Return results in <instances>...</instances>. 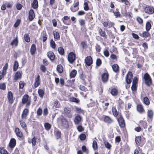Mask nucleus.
<instances>
[{"label":"nucleus","instance_id":"33","mask_svg":"<svg viewBox=\"0 0 154 154\" xmlns=\"http://www.w3.org/2000/svg\"><path fill=\"white\" fill-rule=\"evenodd\" d=\"M57 70L58 72L60 73H62L63 70V68L61 65H58L57 66Z\"/></svg>","mask_w":154,"mask_h":154},{"label":"nucleus","instance_id":"4","mask_svg":"<svg viewBox=\"0 0 154 154\" xmlns=\"http://www.w3.org/2000/svg\"><path fill=\"white\" fill-rule=\"evenodd\" d=\"M75 58V55L73 53L71 52L69 54L68 59L69 63H72L74 61Z\"/></svg>","mask_w":154,"mask_h":154},{"label":"nucleus","instance_id":"31","mask_svg":"<svg viewBox=\"0 0 154 154\" xmlns=\"http://www.w3.org/2000/svg\"><path fill=\"white\" fill-rule=\"evenodd\" d=\"M112 69L114 72H117L119 70V66L117 64L113 65L112 66Z\"/></svg>","mask_w":154,"mask_h":154},{"label":"nucleus","instance_id":"56","mask_svg":"<svg viewBox=\"0 0 154 154\" xmlns=\"http://www.w3.org/2000/svg\"><path fill=\"white\" fill-rule=\"evenodd\" d=\"M43 114L44 116H46L48 114V109L47 108H45L44 109Z\"/></svg>","mask_w":154,"mask_h":154},{"label":"nucleus","instance_id":"22","mask_svg":"<svg viewBox=\"0 0 154 154\" xmlns=\"http://www.w3.org/2000/svg\"><path fill=\"white\" fill-rule=\"evenodd\" d=\"M118 90L115 88L112 89L110 91L111 94L113 96H116L118 94Z\"/></svg>","mask_w":154,"mask_h":154},{"label":"nucleus","instance_id":"50","mask_svg":"<svg viewBox=\"0 0 154 154\" xmlns=\"http://www.w3.org/2000/svg\"><path fill=\"white\" fill-rule=\"evenodd\" d=\"M42 110L41 108H39L37 112V114L38 116H40L42 114Z\"/></svg>","mask_w":154,"mask_h":154},{"label":"nucleus","instance_id":"47","mask_svg":"<svg viewBox=\"0 0 154 154\" xmlns=\"http://www.w3.org/2000/svg\"><path fill=\"white\" fill-rule=\"evenodd\" d=\"M24 85V83L23 81H21L19 82V88H20L22 89Z\"/></svg>","mask_w":154,"mask_h":154},{"label":"nucleus","instance_id":"48","mask_svg":"<svg viewBox=\"0 0 154 154\" xmlns=\"http://www.w3.org/2000/svg\"><path fill=\"white\" fill-rule=\"evenodd\" d=\"M138 82V79L136 77H134L133 80L132 84L136 85Z\"/></svg>","mask_w":154,"mask_h":154},{"label":"nucleus","instance_id":"13","mask_svg":"<svg viewBox=\"0 0 154 154\" xmlns=\"http://www.w3.org/2000/svg\"><path fill=\"white\" fill-rule=\"evenodd\" d=\"M40 76L38 75L35 79L34 83V87L35 88L37 87L40 85Z\"/></svg>","mask_w":154,"mask_h":154},{"label":"nucleus","instance_id":"15","mask_svg":"<svg viewBox=\"0 0 154 154\" xmlns=\"http://www.w3.org/2000/svg\"><path fill=\"white\" fill-rule=\"evenodd\" d=\"M16 140L14 138H12L11 139L9 143L10 147L11 148H14L16 145Z\"/></svg>","mask_w":154,"mask_h":154},{"label":"nucleus","instance_id":"18","mask_svg":"<svg viewBox=\"0 0 154 154\" xmlns=\"http://www.w3.org/2000/svg\"><path fill=\"white\" fill-rule=\"evenodd\" d=\"M112 113L115 117H117L119 114V112L117 111L116 108L115 106H112Z\"/></svg>","mask_w":154,"mask_h":154},{"label":"nucleus","instance_id":"37","mask_svg":"<svg viewBox=\"0 0 154 154\" xmlns=\"http://www.w3.org/2000/svg\"><path fill=\"white\" fill-rule=\"evenodd\" d=\"M24 38L25 40L27 42H29L30 41V39L28 34H25L24 35Z\"/></svg>","mask_w":154,"mask_h":154},{"label":"nucleus","instance_id":"6","mask_svg":"<svg viewBox=\"0 0 154 154\" xmlns=\"http://www.w3.org/2000/svg\"><path fill=\"white\" fill-rule=\"evenodd\" d=\"M133 74L132 73L129 72H128L126 77V82L128 84H130L132 82V79Z\"/></svg>","mask_w":154,"mask_h":154},{"label":"nucleus","instance_id":"20","mask_svg":"<svg viewBox=\"0 0 154 154\" xmlns=\"http://www.w3.org/2000/svg\"><path fill=\"white\" fill-rule=\"evenodd\" d=\"M15 132L16 134L17 137H21L23 136V134L21 131L18 128H16L15 129Z\"/></svg>","mask_w":154,"mask_h":154},{"label":"nucleus","instance_id":"10","mask_svg":"<svg viewBox=\"0 0 154 154\" xmlns=\"http://www.w3.org/2000/svg\"><path fill=\"white\" fill-rule=\"evenodd\" d=\"M35 17V15L33 10H30L29 13V19L30 21H32Z\"/></svg>","mask_w":154,"mask_h":154},{"label":"nucleus","instance_id":"46","mask_svg":"<svg viewBox=\"0 0 154 154\" xmlns=\"http://www.w3.org/2000/svg\"><path fill=\"white\" fill-rule=\"evenodd\" d=\"M79 137L80 140H84L86 137V135L83 134H81L79 136Z\"/></svg>","mask_w":154,"mask_h":154},{"label":"nucleus","instance_id":"7","mask_svg":"<svg viewBox=\"0 0 154 154\" xmlns=\"http://www.w3.org/2000/svg\"><path fill=\"white\" fill-rule=\"evenodd\" d=\"M144 11L146 13L149 14H152L154 12V9L152 7L149 6L146 7Z\"/></svg>","mask_w":154,"mask_h":154},{"label":"nucleus","instance_id":"49","mask_svg":"<svg viewBox=\"0 0 154 154\" xmlns=\"http://www.w3.org/2000/svg\"><path fill=\"white\" fill-rule=\"evenodd\" d=\"M6 88V85L5 83L0 84V89L4 90Z\"/></svg>","mask_w":154,"mask_h":154},{"label":"nucleus","instance_id":"26","mask_svg":"<svg viewBox=\"0 0 154 154\" xmlns=\"http://www.w3.org/2000/svg\"><path fill=\"white\" fill-rule=\"evenodd\" d=\"M36 51V46L35 45L33 44L31 46L30 49V52L31 54H34Z\"/></svg>","mask_w":154,"mask_h":154},{"label":"nucleus","instance_id":"42","mask_svg":"<svg viewBox=\"0 0 154 154\" xmlns=\"http://www.w3.org/2000/svg\"><path fill=\"white\" fill-rule=\"evenodd\" d=\"M58 51L59 53L61 55H63L64 53V50L62 47H59L58 48Z\"/></svg>","mask_w":154,"mask_h":154},{"label":"nucleus","instance_id":"8","mask_svg":"<svg viewBox=\"0 0 154 154\" xmlns=\"http://www.w3.org/2000/svg\"><path fill=\"white\" fill-rule=\"evenodd\" d=\"M7 96L9 103L11 104L12 103L14 102V100L13 94L11 91L8 92Z\"/></svg>","mask_w":154,"mask_h":154},{"label":"nucleus","instance_id":"55","mask_svg":"<svg viewBox=\"0 0 154 154\" xmlns=\"http://www.w3.org/2000/svg\"><path fill=\"white\" fill-rule=\"evenodd\" d=\"M96 63L97 66H100L101 64V60L100 59H97Z\"/></svg>","mask_w":154,"mask_h":154},{"label":"nucleus","instance_id":"35","mask_svg":"<svg viewBox=\"0 0 154 154\" xmlns=\"http://www.w3.org/2000/svg\"><path fill=\"white\" fill-rule=\"evenodd\" d=\"M151 28V24L149 22H147L146 25V29L147 31H149Z\"/></svg>","mask_w":154,"mask_h":154},{"label":"nucleus","instance_id":"27","mask_svg":"<svg viewBox=\"0 0 154 154\" xmlns=\"http://www.w3.org/2000/svg\"><path fill=\"white\" fill-rule=\"evenodd\" d=\"M104 144L105 147L108 149H111L112 146L109 143L108 141H104Z\"/></svg>","mask_w":154,"mask_h":154},{"label":"nucleus","instance_id":"59","mask_svg":"<svg viewBox=\"0 0 154 154\" xmlns=\"http://www.w3.org/2000/svg\"><path fill=\"white\" fill-rule=\"evenodd\" d=\"M101 48L98 44H97L96 46V49L97 51L99 52L100 51Z\"/></svg>","mask_w":154,"mask_h":154},{"label":"nucleus","instance_id":"52","mask_svg":"<svg viewBox=\"0 0 154 154\" xmlns=\"http://www.w3.org/2000/svg\"><path fill=\"white\" fill-rule=\"evenodd\" d=\"M20 22V20H17L15 23L14 24V26L15 28H17L19 25Z\"/></svg>","mask_w":154,"mask_h":154},{"label":"nucleus","instance_id":"40","mask_svg":"<svg viewBox=\"0 0 154 154\" xmlns=\"http://www.w3.org/2000/svg\"><path fill=\"white\" fill-rule=\"evenodd\" d=\"M19 66L18 65V62L17 61H15L14 62V67H13V70L14 71H16L18 68V66Z\"/></svg>","mask_w":154,"mask_h":154},{"label":"nucleus","instance_id":"3","mask_svg":"<svg viewBox=\"0 0 154 154\" xmlns=\"http://www.w3.org/2000/svg\"><path fill=\"white\" fill-rule=\"evenodd\" d=\"M63 110L64 114L66 115L68 118H71L72 117V115L70 113V109L68 107H64Z\"/></svg>","mask_w":154,"mask_h":154},{"label":"nucleus","instance_id":"44","mask_svg":"<svg viewBox=\"0 0 154 154\" xmlns=\"http://www.w3.org/2000/svg\"><path fill=\"white\" fill-rule=\"evenodd\" d=\"M8 68V63H6L5 66L3 67V72L5 73L6 74L7 70V69Z\"/></svg>","mask_w":154,"mask_h":154},{"label":"nucleus","instance_id":"12","mask_svg":"<svg viewBox=\"0 0 154 154\" xmlns=\"http://www.w3.org/2000/svg\"><path fill=\"white\" fill-rule=\"evenodd\" d=\"M82 118L79 115L76 116L74 119V122L75 124L78 125L81 121Z\"/></svg>","mask_w":154,"mask_h":154},{"label":"nucleus","instance_id":"53","mask_svg":"<svg viewBox=\"0 0 154 154\" xmlns=\"http://www.w3.org/2000/svg\"><path fill=\"white\" fill-rule=\"evenodd\" d=\"M32 145L33 146L35 145L36 143V138L34 137L32 139Z\"/></svg>","mask_w":154,"mask_h":154},{"label":"nucleus","instance_id":"43","mask_svg":"<svg viewBox=\"0 0 154 154\" xmlns=\"http://www.w3.org/2000/svg\"><path fill=\"white\" fill-rule=\"evenodd\" d=\"M92 146L94 150L97 149V143L96 141H93L92 144Z\"/></svg>","mask_w":154,"mask_h":154},{"label":"nucleus","instance_id":"34","mask_svg":"<svg viewBox=\"0 0 154 154\" xmlns=\"http://www.w3.org/2000/svg\"><path fill=\"white\" fill-rule=\"evenodd\" d=\"M53 34L54 35V38L56 39H58L60 38V36L59 33L56 31L53 32Z\"/></svg>","mask_w":154,"mask_h":154},{"label":"nucleus","instance_id":"61","mask_svg":"<svg viewBox=\"0 0 154 154\" xmlns=\"http://www.w3.org/2000/svg\"><path fill=\"white\" fill-rule=\"evenodd\" d=\"M20 124L21 127L22 128H24L26 127V124H25V123L23 121H20Z\"/></svg>","mask_w":154,"mask_h":154},{"label":"nucleus","instance_id":"30","mask_svg":"<svg viewBox=\"0 0 154 154\" xmlns=\"http://www.w3.org/2000/svg\"><path fill=\"white\" fill-rule=\"evenodd\" d=\"M77 74V71L75 69L73 70L70 73L71 78H73L75 77Z\"/></svg>","mask_w":154,"mask_h":154},{"label":"nucleus","instance_id":"11","mask_svg":"<svg viewBox=\"0 0 154 154\" xmlns=\"http://www.w3.org/2000/svg\"><path fill=\"white\" fill-rule=\"evenodd\" d=\"M118 121L120 126L122 128L124 127L125 126L124 120L122 117H120L118 119Z\"/></svg>","mask_w":154,"mask_h":154},{"label":"nucleus","instance_id":"62","mask_svg":"<svg viewBox=\"0 0 154 154\" xmlns=\"http://www.w3.org/2000/svg\"><path fill=\"white\" fill-rule=\"evenodd\" d=\"M61 132L59 131H57L56 132V137L57 139L60 138L61 137Z\"/></svg>","mask_w":154,"mask_h":154},{"label":"nucleus","instance_id":"45","mask_svg":"<svg viewBox=\"0 0 154 154\" xmlns=\"http://www.w3.org/2000/svg\"><path fill=\"white\" fill-rule=\"evenodd\" d=\"M77 129L79 132H81L84 130V128L81 125H79L77 127Z\"/></svg>","mask_w":154,"mask_h":154},{"label":"nucleus","instance_id":"38","mask_svg":"<svg viewBox=\"0 0 154 154\" xmlns=\"http://www.w3.org/2000/svg\"><path fill=\"white\" fill-rule=\"evenodd\" d=\"M70 101L72 102H75L76 103H79V100L73 97H71L69 98Z\"/></svg>","mask_w":154,"mask_h":154},{"label":"nucleus","instance_id":"1","mask_svg":"<svg viewBox=\"0 0 154 154\" xmlns=\"http://www.w3.org/2000/svg\"><path fill=\"white\" fill-rule=\"evenodd\" d=\"M145 84L148 86H150L152 84V80L149 75L148 73L144 74L143 77Z\"/></svg>","mask_w":154,"mask_h":154},{"label":"nucleus","instance_id":"39","mask_svg":"<svg viewBox=\"0 0 154 154\" xmlns=\"http://www.w3.org/2000/svg\"><path fill=\"white\" fill-rule=\"evenodd\" d=\"M50 43L51 46V48H52L54 49L56 48V45L53 39L51 40L50 42Z\"/></svg>","mask_w":154,"mask_h":154},{"label":"nucleus","instance_id":"19","mask_svg":"<svg viewBox=\"0 0 154 154\" xmlns=\"http://www.w3.org/2000/svg\"><path fill=\"white\" fill-rule=\"evenodd\" d=\"M29 112V110L27 109H25L23 111L22 115V118L23 119H26Z\"/></svg>","mask_w":154,"mask_h":154},{"label":"nucleus","instance_id":"17","mask_svg":"<svg viewBox=\"0 0 154 154\" xmlns=\"http://www.w3.org/2000/svg\"><path fill=\"white\" fill-rule=\"evenodd\" d=\"M109 75L107 73H104L102 75V79L104 82H106L108 80Z\"/></svg>","mask_w":154,"mask_h":154},{"label":"nucleus","instance_id":"21","mask_svg":"<svg viewBox=\"0 0 154 154\" xmlns=\"http://www.w3.org/2000/svg\"><path fill=\"white\" fill-rule=\"evenodd\" d=\"M104 121L105 122L108 123H110L113 122L112 120L109 116H105L104 118Z\"/></svg>","mask_w":154,"mask_h":154},{"label":"nucleus","instance_id":"24","mask_svg":"<svg viewBox=\"0 0 154 154\" xmlns=\"http://www.w3.org/2000/svg\"><path fill=\"white\" fill-rule=\"evenodd\" d=\"M45 129L47 131L49 130L51 128V125L48 122L45 123L44 124Z\"/></svg>","mask_w":154,"mask_h":154},{"label":"nucleus","instance_id":"28","mask_svg":"<svg viewBox=\"0 0 154 154\" xmlns=\"http://www.w3.org/2000/svg\"><path fill=\"white\" fill-rule=\"evenodd\" d=\"M38 93L40 97L42 98L45 94L44 91L42 89H39L38 91Z\"/></svg>","mask_w":154,"mask_h":154},{"label":"nucleus","instance_id":"57","mask_svg":"<svg viewBox=\"0 0 154 154\" xmlns=\"http://www.w3.org/2000/svg\"><path fill=\"white\" fill-rule=\"evenodd\" d=\"M79 5V2H77L74 4V6H73V8H75L76 10H78L79 8L78 6Z\"/></svg>","mask_w":154,"mask_h":154},{"label":"nucleus","instance_id":"63","mask_svg":"<svg viewBox=\"0 0 154 154\" xmlns=\"http://www.w3.org/2000/svg\"><path fill=\"white\" fill-rule=\"evenodd\" d=\"M104 55L106 57H108L109 55V52L107 50H105L104 51Z\"/></svg>","mask_w":154,"mask_h":154},{"label":"nucleus","instance_id":"23","mask_svg":"<svg viewBox=\"0 0 154 154\" xmlns=\"http://www.w3.org/2000/svg\"><path fill=\"white\" fill-rule=\"evenodd\" d=\"M137 111L140 113H142L144 111V109L141 105H138L137 107Z\"/></svg>","mask_w":154,"mask_h":154},{"label":"nucleus","instance_id":"51","mask_svg":"<svg viewBox=\"0 0 154 154\" xmlns=\"http://www.w3.org/2000/svg\"><path fill=\"white\" fill-rule=\"evenodd\" d=\"M149 34L147 32H144L143 33V36L144 37L146 38L149 36Z\"/></svg>","mask_w":154,"mask_h":154},{"label":"nucleus","instance_id":"64","mask_svg":"<svg viewBox=\"0 0 154 154\" xmlns=\"http://www.w3.org/2000/svg\"><path fill=\"white\" fill-rule=\"evenodd\" d=\"M137 20L140 24H141L143 23V20L140 17H137Z\"/></svg>","mask_w":154,"mask_h":154},{"label":"nucleus","instance_id":"16","mask_svg":"<svg viewBox=\"0 0 154 154\" xmlns=\"http://www.w3.org/2000/svg\"><path fill=\"white\" fill-rule=\"evenodd\" d=\"M21 77V75L20 73L18 71L14 75V80L15 81H16L19 79H20Z\"/></svg>","mask_w":154,"mask_h":154},{"label":"nucleus","instance_id":"5","mask_svg":"<svg viewBox=\"0 0 154 154\" xmlns=\"http://www.w3.org/2000/svg\"><path fill=\"white\" fill-rule=\"evenodd\" d=\"M61 123L62 126L66 128L69 127V124L66 118L63 117L61 118Z\"/></svg>","mask_w":154,"mask_h":154},{"label":"nucleus","instance_id":"29","mask_svg":"<svg viewBox=\"0 0 154 154\" xmlns=\"http://www.w3.org/2000/svg\"><path fill=\"white\" fill-rule=\"evenodd\" d=\"M141 139V137L140 136H138L135 138V142L137 145H139L140 144Z\"/></svg>","mask_w":154,"mask_h":154},{"label":"nucleus","instance_id":"25","mask_svg":"<svg viewBox=\"0 0 154 154\" xmlns=\"http://www.w3.org/2000/svg\"><path fill=\"white\" fill-rule=\"evenodd\" d=\"M32 8L34 9L37 8L38 6L37 0H34L32 4Z\"/></svg>","mask_w":154,"mask_h":154},{"label":"nucleus","instance_id":"60","mask_svg":"<svg viewBox=\"0 0 154 154\" xmlns=\"http://www.w3.org/2000/svg\"><path fill=\"white\" fill-rule=\"evenodd\" d=\"M75 111L77 113H80L82 112V110L80 108L78 107H76L75 108Z\"/></svg>","mask_w":154,"mask_h":154},{"label":"nucleus","instance_id":"2","mask_svg":"<svg viewBox=\"0 0 154 154\" xmlns=\"http://www.w3.org/2000/svg\"><path fill=\"white\" fill-rule=\"evenodd\" d=\"M29 96L27 95L24 96L22 99V103L23 104H26V106H29L31 103V101L29 99Z\"/></svg>","mask_w":154,"mask_h":154},{"label":"nucleus","instance_id":"32","mask_svg":"<svg viewBox=\"0 0 154 154\" xmlns=\"http://www.w3.org/2000/svg\"><path fill=\"white\" fill-rule=\"evenodd\" d=\"M18 44V41L17 38V37L15 39L13 40L11 42V45H15L16 46Z\"/></svg>","mask_w":154,"mask_h":154},{"label":"nucleus","instance_id":"36","mask_svg":"<svg viewBox=\"0 0 154 154\" xmlns=\"http://www.w3.org/2000/svg\"><path fill=\"white\" fill-rule=\"evenodd\" d=\"M147 114L149 118L151 119L152 118L153 115V112L152 110H148L147 112Z\"/></svg>","mask_w":154,"mask_h":154},{"label":"nucleus","instance_id":"54","mask_svg":"<svg viewBox=\"0 0 154 154\" xmlns=\"http://www.w3.org/2000/svg\"><path fill=\"white\" fill-rule=\"evenodd\" d=\"M113 13L115 16H116V17H119L120 16L119 12L117 11H114Z\"/></svg>","mask_w":154,"mask_h":154},{"label":"nucleus","instance_id":"14","mask_svg":"<svg viewBox=\"0 0 154 154\" xmlns=\"http://www.w3.org/2000/svg\"><path fill=\"white\" fill-rule=\"evenodd\" d=\"M47 55L51 60L52 61L54 60L55 56L53 52L51 51H49L47 53Z\"/></svg>","mask_w":154,"mask_h":154},{"label":"nucleus","instance_id":"9","mask_svg":"<svg viewBox=\"0 0 154 154\" xmlns=\"http://www.w3.org/2000/svg\"><path fill=\"white\" fill-rule=\"evenodd\" d=\"M85 61L86 64L88 66H90L92 63V58L91 56H88L86 57Z\"/></svg>","mask_w":154,"mask_h":154},{"label":"nucleus","instance_id":"58","mask_svg":"<svg viewBox=\"0 0 154 154\" xmlns=\"http://www.w3.org/2000/svg\"><path fill=\"white\" fill-rule=\"evenodd\" d=\"M121 2L122 3H124L125 4L127 5H130V4L128 0H121Z\"/></svg>","mask_w":154,"mask_h":154},{"label":"nucleus","instance_id":"41","mask_svg":"<svg viewBox=\"0 0 154 154\" xmlns=\"http://www.w3.org/2000/svg\"><path fill=\"white\" fill-rule=\"evenodd\" d=\"M143 102L144 104L148 105L149 104V101L147 97H145L143 98Z\"/></svg>","mask_w":154,"mask_h":154}]
</instances>
